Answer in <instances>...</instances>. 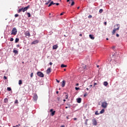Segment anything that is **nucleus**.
I'll return each instance as SVG.
<instances>
[{"label":"nucleus","instance_id":"33","mask_svg":"<svg viewBox=\"0 0 127 127\" xmlns=\"http://www.w3.org/2000/svg\"><path fill=\"white\" fill-rule=\"evenodd\" d=\"M99 12H100V13H102V12H103V9H100L99 10Z\"/></svg>","mask_w":127,"mask_h":127},{"label":"nucleus","instance_id":"18","mask_svg":"<svg viewBox=\"0 0 127 127\" xmlns=\"http://www.w3.org/2000/svg\"><path fill=\"white\" fill-rule=\"evenodd\" d=\"M51 72V68H49L47 70V74H49V73H50Z\"/></svg>","mask_w":127,"mask_h":127},{"label":"nucleus","instance_id":"50","mask_svg":"<svg viewBox=\"0 0 127 127\" xmlns=\"http://www.w3.org/2000/svg\"><path fill=\"white\" fill-rule=\"evenodd\" d=\"M115 48H116V47H115V46H114V47H112V49H115Z\"/></svg>","mask_w":127,"mask_h":127},{"label":"nucleus","instance_id":"64","mask_svg":"<svg viewBox=\"0 0 127 127\" xmlns=\"http://www.w3.org/2000/svg\"><path fill=\"white\" fill-rule=\"evenodd\" d=\"M24 127H28V126H24Z\"/></svg>","mask_w":127,"mask_h":127},{"label":"nucleus","instance_id":"37","mask_svg":"<svg viewBox=\"0 0 127 127\" xmlns=\"http://www.w3.org/2000/svg\"><path fill=\"white\" fill-rule=\"evenodd\" d=\"M18 14H15V17H17V16H18Z\"/></svg>","mask_w":127,"mask_h":127},{"label":"nucleus","instance_id":"15","mask_svg":"<svg viewBox=\"0 0 127 127\" xmlns=\"http://www.w3.org/2000/svg\"><path fill=\"white\" fill-rule=\"evenodd\" d=\"M52 4H55V3H54V2H53V1H52L49 4L48 7H50L52 5Z\"/></svg>","mask_w":127,"mask_h":127},{"label":"nucleus","instance_id":"48","mask_svg":"<svg viewBox=\"0 0 127 127\" xmlns=\"http://www.w3.org/2000/svg\"><path fill=\"white\" fill-rule=\"evenodd\" d=\"M49 64H50V65H52L53 64L52 62H50V63H49Z\"/></svg>","mask_w":127,"mask_h":127},{"label":"nucleus","instance_id":"30","mask_svg":"<svg viewBox=\"0 0 127 127\" xmlns=\"http://www.w3.org/2000/svg\"><path fill=\"white\" fill-rule=\"evenodd\" d=\"M50 1H51V0H49L48 1V2H46V3H45V4H46V5L48 4V3H49V2H50Z\"/></svg>","mask_w":127,"mask_h":127},{"label":"nucleus","instance_id":"45","mask_svg":"<svg viewBox=\"0 0 127 127\" xmlns=\"http://www.w3.org/2000/svg\"><path fill=\"white\" fill-rule=\"evenodd\" d=\"M65 99H68V95H66L65 96Z\"/></svg>","mask_w":127,"mask_h":127},{"label":"nucleus","instance_id":"43","mask_svg":"<svg viewBox=\"0 0 127 127\" xmlns=\"http://www.w3.org/2000/svg\"><path fill=\"white\" fill-rule=\"evenodd\" d=\"M116 36H117V37H119V36H120V35H119V34H117Z\"/></svg>","mask_w":127,"mask_h":127},{"label":"nucleus","instance_id":"1","mask_svg":"<svg viewBox=\"0 0 127 127\" xmlns=\"http://www.w3.org/2000/svg\"><path fill=\"white\" fill-rule=\"evenodd\" d=\"M17 33V30L16 29V28L15 27L13 28L12 30V33H11V35H16Z\"/></svg>","mask_w":127,"mask_h":127},{"label":"nucleus","instance_id":"9","mask_svg":"<svg viewBox=\"0 0 127 127\" xmlns=\"http://www.w3.org/2000/svg\"><path fill=\"white\" fill-rule=\"evenodd\" d=\"M24 10V8L22 7L21 8L19 9V10H18V13H19L21 11L24 12L25 11Z\"/></svg>","mask_w":127,"mask_h":127},{"label":"nucleus","instance_id":"19","mask_svg":"<svg viewBox=\"0 0 127 127\" xmlns=\"http://www.w3.org/2000/svg\"><path fill=\"white\" fill-rule=\"evenodd\" d=\"M108 84H109V83H108V82H107V81H104V85L106 87H107V86H108Z\"/></svg>","mask_w":127,"mask_h":127},{"label":"nucleus","instance_id":"2","mask_svg":"<svg viewBox=\"0 0 127 127\" xmlns=\"http://www.w3.org/2000/svg\"><path fill=\"white\" fill-rule=\"evenodd\" d=\"M115 26H117L118 28L114 29L112 31V34H115L116 33V31L117 30H119L120 29V24H117Z\"/></svg>","mask_w":127,"mask_h":127},{"label":"nucleus","instance_id":"11","mask_svg":"<svg viewBox=\"0 0 127 127\" xmlns=\"http://www.w3.org/2000/svg\"><path fill=\"white\" fill-rule=\"evenodd\" d=\"M25 35H26V36H28V37H30V33L29 31H26L25 33Z\"/></svg>","mask_w":127,"mask_h":127},{"label":"nucleus","instance_id":"52","mask_svg":"<svg viewBox=\"0 0 127 127\" xmlns=\"http://www.w3.org/2000/svg\"><path fill=\"white\" fill-rule=\"evenodd\" d=\"M61 127H65V126L62 125V126H61Z\"/></svg>","mask_w":127,"mask_h":127},{"label":"nucleus","instance_id":"26","mask_svg":"<svg viewBox=\"0 0 127 127\" xmlns=\"http://www.w3.org/2000/svg\"><path fill=\"white\" fill-rule=\"evenodd\" d=\"M93 124L94 126H96V120H93Z\"/></svg>","mask_w":127,"mask_h":127},{"label":"nucleus","instance_id":"57","mask_svg":"<svg viewBox=\"0 0 127 127\" xmlns=\"http://www.w3.org/2000/svg\"><path fill=\"white\" fill-rule=\"evenodd\" d=\"M82 34H79V36H82Z\"/></svg>","mask_w":127,"mask_h":127},{"label":"nucleus","instance_id":"28","mask_svg":"<svg viewBox=\"0 0 127 127\" xmlns=\"http://www.w3.org/2000/svg\"><path fill=\"white\" fill-rule=\"evenodd\" d=\"M27 15H28V17H30V16H31V15H30V13L29 12L27 13Z\"/></svg>","mask_w":127,"mask_h":127},{"label":"nucleus","instance_id":"63","mask_svg":"<svg viewBox=\"0 0 127 127\" xmlns=\"http://www.w3.org/2000/svg\"><path fill=\"white\" fill-rule=\"evenodd\" d=\"M64 102H66V100L64 99Z\"/></svg>","mask_w":127,"mask_h":127},{"label":"nucleus","instance_id":"12","mask_svg":"<svg viewBox=\"0 0 127 127\" xmlns=\"http://www.w3.org/2000/svg\"><path fill=\"white\" fill-rule=\"evenodd\" d=\"M89 38H90V39H92V40H94V39H95V37H94V36L93 35H89Z\"/></svg>","mask_w":127,"mask_h":127},{"label":"nucleus","instance_id":"44","mask_svg":"<svg viewBox=\"0 0 127 127\" xmlns=\"http://www.w3.org/2000/svg\"><path fill=\"white\" fill-rule=\"evenodd\" d=\"M86 67H87V65H85V66L83 67V69H87V68Z\"/></svg>","mask_w":127,"mask_h":127},{"label":"nucleus","instance_id":"13","mask_svg":"<svg viewBox=\"0 0 127 127\" xmlns=\"http://www.w3.org/2000/svg\"><path fill=\"white\" fill-rule=\"evenodd\" d=\"M29 7H30V5H28L27 7H24V11H26V10L27 9H28V8H29Z\"/></svg>","mask_w":127,"mask_h":127},{"label":"nucleus","instance_id":"59","mask_svg":"<svg viewBox=\"0 0 127 127\" xmlns=\"http://www.w3.org/2000/svg\"><path fill=\"white\" fill-rule=\"evenodd\" d=\"M89 87H93V85H90Z\"/></svg>","mask_w":127,"mask_h":127},{"label":"nucleus","instance_id":"47","mask_svg":"<svg viewBox=\"0 0 127 127\" xmlns=\"http://www.w3.org/2000/svg\"><path fill=\"white\" fill-rule=\"evenodd\" d=\"M55 4H56V5H59V3H55Z\"/></svg>","mask_w":127,"mask_h":127},{"label":"nucleus","instance_id":"31","mask_svg":"<svg viewBox=\"0 0 127 127\" xmlns=\"http://www.w3.org/2000/svg\"><path fill=\"white\" fill-rule=\"evenodd\" d=\"M87 122H88V120L87 119H86V120H85V125H86V126L88 125V123H87Z\"/></svg>","mask_w":127,"mask_h":127},{"label":"nucleus","instance_id":"6","mask_svg":"<svg viewBox=\"0 0 127 127\" xmlns=\"http://www.w3.org/2000/svg\"><path fill=\"white\" fill-rule=\"evenodd\" d=\"M85 63H88V64H90V58L87 57L85 60Z\"/></svg>","mask_w":127,"mask_h":127},{"label":"nucleus","instance_id":"8","mask_svg":"<svg viewBox=\"0 0 127 127\" xmlns=\"http://www.w3.org/2000/svg\"><path fill=\"white\" fill-rule=\"evenodd\" d=\"M77 103H78V104H80L81 102H82V98H78L76 99Z\"/></svg>","mask_w":127,"mask_h":127},{"label":"nucleus","instance_id":"4","mask_svg":"<svg viewBox=\"0 0 127 127\" xmlns=\"http://www.w3.org/2000/svg\"><path fill=\"white\" fill-rule=\"evenodd\" d=\"M37 74L39 77H41V78H43V77H44V74H43L41 71H38Z\"/></svg>","mask_w":127,"mask_h":127},{"label":"nucleus","instance_id":"38","mask_svg":"<svg viewBox=\"0 0 127 127\" xmlns=\"http://www.w3.org/2000/svg\"><path fill=\"white\" fill-rule=\"evenodd\" d=\"M88 18H92V15H89L88 16Z\"/></svg>","mask_w":127,"mask_h":127},{"label":"nucleus","instance_id":"5","mask_svg":"<svg viewBox=\"0 0 127 127\" xmlns=\"http://www.w3.org/2000/svg\"><path fill=\"white\" fill-rule=\"evenodd\" d=\"M96 70L98 71V74H100L101 71H102V68H101V66L99 65H96Z\"/></svg>","mask_w":127,"mask_h":127},{"label":"nucleus","instance_id":"62","mask_svg":"<svg viewBox=\"0 0 127 127\" xmlns=\"http://www.w3.org/2000/svg\"><path fill=\"white\" fill-rule=\"evenodd\" d=\"M80 8V7H77V9H79Z\"/></svg>","mask_w":127,"mask_h":127},{"label":"nucleus","instance_id":"58","mask_svg":"<svg viewBox=\"0 0 127 127\" xmlns=\"http://www.w3.org/2000/svg\"><path fill=\"white\" fill-rule=\"evenodd\" d=\"M86 96H87V94H84V97H86Z\"/></svg>","mask_w":127,"mask_h":127},{"label":"nucleus","instance_id":"60","mask_svg":"<svg viewBox=\"0 0 127 127\" xmlns=\"http://www.w3.org/2000/svg\"><path fill=\"white\" fill-rule=\"evenodd\" d=\"M68 1H70V0H67V2H68Z\"/></svg>","mask_w":127,"mask_h":127},{"label":"nucleus","instance_id":"27","mask_svg":"<svg viewBox=\"0 0 127 127\" xmlns=\"http://www.w3.org/2000/svg\"><path fill=\"white\" fill-rule=\"evenodd\" d=\"M74 4H75V2H74V1H72L71 3V5L73 6V5H74Z\"/></svg>","mask_w":127,"mask_h":127},{"label":"nucleus","instance_id":"46","mask_svg":"<svg viewBox=\"0 0 127 127\" xmlns=\"http://www.w3.org/2000/svg\"><path fill=\"white\" fill-rule=\"evenodd\" d=\"M104 24L105 25H107V22H105L104 23Z\"/></svg>","mask_w":127,"mask_h":127},{"label":"nucleus","instance_id":"29","mask_svg":"<svg viewBox=\"0 0 127 127\" xmlns=\"http://www.w3.org/2000/svg\"><path fill=\"white\" fill-rule=\"evenodd\" d=\"M7 91H11V88L10 87H7Z\"/></svg>","mask_w":127,"mask_h":127},{"label":"nucleus","instance_id":"10","mask_svg":"<svg viewBox=\"0 0 127 127\" xmlns=\"http://www.w3.org/2000/svg\"><path fill=\"white\" fill-rule=\"evenodd\" d=\"M38 97L37 96V95L35 94L33 96V100L35 101H37V99H38Z\"/></svg>","mask_w":127,"mask_h":127},{"label":"nucleus","instance_id":"7","mask_svg":"<svg viewBox=\"0 0 127 127\" xmlns=\"http://www.w3.org/2000/svg\"><path fill=\"white\" fill-rule=\"evenodd\" d=\"M50 112L51 113V116H52V117H53V116L55 115V113H56V111H53L52 109L50 110Z\"/></svg>","mask_w":127,"mask_h":127},{"label":"nucleus","instance_id":"34","mask_svg":"<svg viewBox=\"0 0 127 127\" xmlns=\"http://www.w3.org/2000/svg\"><path fill=\"white\" fill-rule=\"evenodd\" d=\"M14 103H15V104H18V100H16L15 101V102H14Z\"/></svg>","mask_w":127,"mask_h":127},{"label":"nucleus","instance_id":"20","mask_svg":"<svg viewBox=\"0 0 127 127\" xmlns=\"http://www.w3.org/2000/svg\"><path fill=\"white\" fill-rule=\"evenodd\" d=\"M61 67L62 68H65V67H67V65H65L64 64H62L61 65Z\"/></svg>","mask_w":127,"mask_h":127},{"label":"nucleus","instance_id":"16","mask_svg":"<svg viewBox=\"0 0 127 127\" xmlns=\"http://www.w3.org/2000/svg\"><path fill=\"white\" fill-rule=\"evenodd\" d=\"M65 83H66V81L65 80L63 81V83H62V87H65Z\"/></svg>","mask_w":127,"mask_h":127},{"label":"nucleus","instance_id":"41","mask_svg":"<svg viewBox=\"0 0 127 127\" xmlns=\"http://www.w3.org/2000/svg\"><path fill=\"white\" fill-rule=\"evenodd\" d=\"M96 115H100V113H98V111H96Z\"/></svg>","mask_w":127,"mask_h":127},{"label":"nucleus","instance_id":"14","mask_svg":"<svg viewBox=\"0 0 127 127\" xmlns=\"http://www.w3.org/2000/svg\"><path fill=\"white\" fill-rule=\"evenodd\" d=\"M57 48H58V46L57 45L53 46V49L54 50H56Z\"/></svg>","mask_w":127,"mask_h":127},{"label":"nucleus","instance_id":"49","mask_svg":"<svg viewBox=\"0 0 127 127\" xmlns=\"http://www.w3.org/2000/svg\"><path fill=\"white\" fill-rule=\"evenodd\" d=\"M16 47H17V48L19 47V45H17Z\"/></svg>","mask_w":127,"mask_h":127},{"label":"nucleus","instance_id":"51","mask_svg":"<svg viewBox=\"0 0 127 127\" xmlns=\"http://www.w3.org/2000/svg\"><path fill=\"white\" fill-rule=\"evenodd\" d=\"M95 86H96V83H95V82H94V84L93 87H95Z\"/></svg>","mask_w":127,"mask_h":127},{"label":"nucleus","instance_id":"3","mask_svg":"<svg viewBox=\"0 0 127 127\" xmlns=\"http://www.w3.org/2000/svg\"><path fill=\"white\" fill-rule=\"evenodd\" d=\"M101 107L104 108V109H106L108 107V103L106 102H102L101 104Z\"/></svg>","mask_w":127,"mask_h":127},{"label":"nucleus","instance_id":"56","mask_svg":"<svg viewBox=\"0 0 127 127\" xmlns=\"http://www.w3.org/2000/svg\"><path fill=\"white\" fill-rule=\"evenodd\" d=\"M56 93H57V94H59V91H57V92H56Z\"/></svg>","mask_w":127,"mask_h":127},{"label":"nucleus","instance_id":"21","mask_svg":"<svg viewBox=\"0 0 127 127\" xmlns=\"http://www.w3.org/2000/svg\"><path fill=\"white\" fill-rule=\"evenodd\" d=\"M105 113V109H102L101 111L100 112L99 114H104Z\"/></svg>","mask_w":127,"mask_h":127},{"label":"nucleus","instance_id":"54","mask_svg":"<svg viewBox=\"0 0 127 127\" xmlns=\"http://www.w3.org/2000/svg\"><path fill=\"white\" fill-rule=\"evenodd\" d=\"M73 120H74V121H76L77 118H74Z\"/></svg>","mask_w":127,"mask_h":127},{"label":"nucleus","instance_id":"23","mask_svg":"<svg viewBox=\"0 0 127 127\" xmlns=\"http://www.w3.org/2000/svg\"><path fill=\"white\" fill-rule=\"evenodd\" d=\"M18 84H19V85H22V80H19Z\"/></svg>","mask_w":127,"mask_h":127},{"label":"nucleus","instance_id":"35","mask_svg":"<svg viewBox=\"0 0 127 127\" xmlns=\"http://www.w3.org/2000/svg\"><path fill=\"white\" fill-rule=\"evenodd\" d=\"M30 77H33V72H32V73L30 74Z\"/></svg>","mask_w":127,"mask_h":127},{"label":"nucleus","instance_id":"25","mask_svg":"<svg viewBox=\"0 0 127 127\" xmlns=\"http://www.w3.org/2000/svg\"><path fill=\"white\" fill-rule=\"evenodd\" d=\"M7 102H8V100L7 99V98H5L4 99V103H7Z\"/></svg>","mask_w":127,"mask_h":127},{"label":"nucleus","instance_id":"40","mask_svg":"<svg viewBox=\"0 0 127 127\" xmlns=\"http://www.w3.org/2000/svg\"><path fill=\"white\" fill-rule=\"evenodd\" d=\"M4 79H5V80H6V79H7V77H6V76H4L3 77Z\"/></svg>","mask_w":127,"mask_h":127},{"label":"nucleus","instance_id":"55","mask_svg":"<svg viewBox=\"0 0 127 127\" xmlns=\"http://www.w3.org/2000/svg\"><path fill=\"white\" fill-rule=\"evenodd\" d=\"M76 86H79V83H76Z\"/></svg>","mask_w":127,"mask_h":127},{"label":"nucleus","instance_id":"61","mask_svg":"<svg viewBox=\"0 0 127 127\" xmlns=\"http://www.w3.org/2000/svg\"><path fill=\"white\" fill-rule=\"evenodd\" d=\"M106 40H109V38H107Z\"/></svg>","mask_w":127,"mask_h":127},{"label":"nucleus","instance_id":"42","mask_svg":"<svg viewBox=\"0 0 127 127\" xmlns=\"http://www.w3.org/2000/svg\"><path fill=\"white\" fill-rule=\"evenodd\" d=\"M63 14H64V12H63L62 13H61L60 14V15H63Z\"/></svg>","mask_w":127,"mask_h":127},{"label":"nucleus","instance_id":"17","mask_svg":"<svg viewBox=\"0 0 127 127\" xmlns=\"http://www.w3.org/2000/svg\"><path fill=\"white\" fill-rule=\"evenodd\" d=\"M38 43V41L35 40L32 42V44H37Z\"/></svg>","mask_w":127,"mask_h":127},{"label":"nucleus","instance_id":"39","mask_svg":"<svg viewBox=\"0 0 127 127\" xmlns=\"http://www.w3.org/2000/svg\"><path fill=\"white\" fill-rule=\"evenodd\" d=\"M56 81L57 82V83H60V81H59L58 79H56Z\"/></svg>","mask_w":127,"mask_h":127},{"label":"nucleus","instance_id":"36","mask_svg":"<svg viewBox=\"0 0 127 127\" xmlns=\"http://www.w3.org/2000/svg\"><path fill=\"white\" fill-rule=\"evenodd\" d=\"M10 41H13V38H11L10 39Z\"/></svg>","mask_w":127,"mask_h":127},{"label":"nucleus","instance_id":"24","mask_svg":"<svg viewBox=\"0 0 127 127\" xmlns=\"http://www.w3.org/2000/svg\"><path fill=\"white\" fill-rule=\"evenodd\" d=\"M13 52V53H15V54H17V53H18V52L15 50H14Z\"/></svg>","mask_w":127,"mask_h":127},{"label":"nucleus","instance_id":"22","mask_svg":"<svg viewBox=\"0 0 127 127\" xmlns=\"http://www.w3.org/2000/svg\"><path fill=\"white\" fill-rule=\"evenodd\" d=\"M18 41H19V39L18 38H16L15 40V43H17V42H18Z\"/></svg>","mask_w":127,"mask_h":127},{"label":"nucleus","instance_id":"32","mask_svg":"<svg viewBox=\"0 0 127 127\" xmlns=\"http://www.w3.org/2000/svg\"><path fill=\"white\" fill-rule=\"evenodd\" d=\"M75 89L76 91H78V90H80V88H79V87H75Z\"/></svg>","mask_w":127,"mask_h":127},{"label":"nucleus","instance_id":"53","mask_svg":"<svg viewBox=\"0 0 127 127\" xmlns=\"http://www.w3.org/2000/svg\"><path fill=\"white\" fill-rule=\"evenodd\" d=\"M67 120L69 119V116L66 117Z\"/></svg>","mask_w":127,"mask_h":127}]
</instances>
